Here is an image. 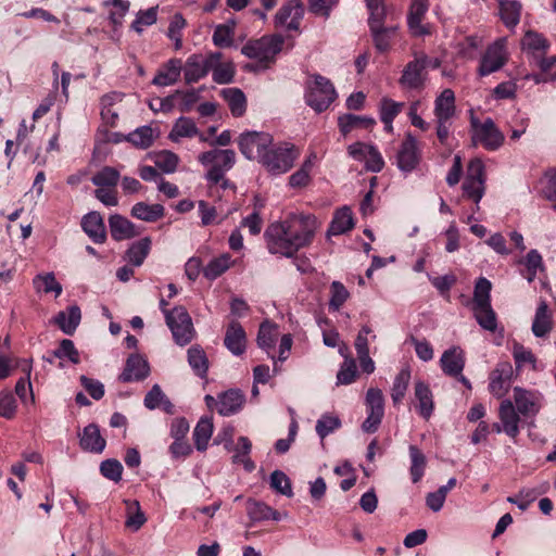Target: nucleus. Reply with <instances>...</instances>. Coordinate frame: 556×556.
Returning <instances> with one entry per match:
<instances>
[{"label": "nucleus", "instance_id": "obj_2", "mask_svg": "<svg viewBox=\"0 0 556 556\" xmlns=\"http://www.w3.org/2000/svg\"><path fill=\"white\" fill-rule=\"evenodd\" d=\"M336 98V89L328 78L318 74L311 76L305 92V101L308 106L320 113L327 110Z\"/></svg>", "mask_w": 556, "mask_h": 556}, {"label": "nucleus", "instance_id": "obj_29", "mask_svg": "<svg viewBox=\"0 0 556 556\" xmlns=\"http://www.w3.org/2000/svg\"><path fill=\"white\" fill-rule=\"evenodd\" d=\"M81 319V313L80 308L77 305L70 306L67 311H61L58 313V315L54 317V323L60 327V329L68 334L72 336Z\"/></svg>", "mask_w": 556, "mask_h": 556}, {"label": "nucleus", "instance_id": "obj_59", "mask_svg": "<svg viewBox=\"0 0 556 556\" xmlns=\"http://www.w3.org/2000/svg\"><path fill=\"white\" fill-rule=\"evenodd\" d=\"M270 488L287 497L293 496L291 481L281 470H275L270 475Z\"/></svg>", "mask_w": 556, "mask_h": 556}, {"label": "nucleus", "instance_id": "obj_36", "mask_svg": "<svg viewBox=\"0 0 556 556\" xmlns=\"http://www.w3.org/2000/svg\"><path fill=\"white\" fill-rule=\"evenodd\" d=\"M354 227L353 214L350 207L343 206L333 216L328 233L332 236L342 235Z\"/></svg>", "mask_w": 556, "mask_h": 556}, {"label": "nucleus", "instance_id": "obj_48", "mask_svg": "<svg viewBox=\"0 0 556 556\" xmlns=\"http://www.w3.org/2000/svg\"><path fill=\"white\" fill-rule=\"evenodd\" d=\"M119 177L116 168L104 166L91 177V182L98 188H115Z\"/></svg>", "mask_w": 556, "mask_h": 556}, {"label": "nucleus", "instance_id": "obj_24", "mask_svg": "<svg viewBox=\"0 0 556 556\" xmlns=\"http://www.w3.org/2000/svg\"><path fill=\"white\" fill-rule=\"evenodd\" d=\"M224 344L233 355H241L244 353L247 346V334L238 321H231L228 325Z\"/></svg>", "mask_w": 556, "mask_h": 556}, {"label": "nucleus", "instance_id": "obj_43", "mask_svg": "<svg viewBox=\"0 0 556 556\" xmlns=\"http://www.w3.org/2000/svg\"><path fill=\"white\" fill-rule=\"evenodd\" d=\"M126 521L125 526L134 531H138L147 521L138 501L125 500Z\"/></svg>", "mask_w": 556, "mask_h": 556}, {"label": "nucleus", "instance_id": "obj_34", "mask_svg": "<svg viewBox=\"0 0 556 556\" xmlns=\"http://www.w3.org/2000/svg\"><path fill=\"white\" fill-rule=\"evenodd\" d=\"M500 16L508 28H514L520 21L522 4L517 0H500Z\"/></svg>", "mask_w": 556, "mask_h": 556}, {"label": "nucleus", "instance_id": "obj_3", "mask_svg": "<svg viewBox=\"0 0 556 556\" xmlns=\"http://www.w3.org/2000/svg\"><path fill=\"white\" fill-rule=\"evenodd\" d=\"M299 150L291 143H280L268 148L261 159V164L273 175L287 173L299 157Z\"/></svg>", "mask_w": 556, "mask_h": 556}, {"label": "nucleus", "instance_id": "obj_12", "mask_svg": "<svg viewBox=\"0 0 556 556\" xmlns=\"http://www.w3.org/2000/svg\"><path fill=\"white\" fill-rule=\"evenodd\" d=\"M506 61V39L501 38L488 47L480 62L479 74L481 76L492 74L501 70L505 65Z\"/></svg>", "mask_w": 556, "mask_h": 556}, {"label": "nucleus", "instance_id": "obj_62", "mask_svg": "<svg viewBox=\"0 0 556 556\" xmlns=\"http://www.w3.org/2000/svg\"><path fill=\"white\" fill-rule=\"evenodd\" d=\"M157 7L150 8L144 11H139L136 20L131 24V28L141 34L144 26H151L156 22Z\"/></svg>", "mask_w": 556, "mask_h": 556}, {"label": "nucleus", "instance_id": "obj_15", "mask_svg": "<svg viewBox=\"0 0 556 556\" xmlns=\"http://www.w3.org/2000/svg\"><path fill=\"white\" fill-rule=\"evenodd\" d=\"M513 377V367L509 363H500L490 374V392L501 399L508 392Z\"/></svg>", "mask_w": 556, "mask_h": 556}, {"label": "nucleus", "instance_id": "obj_39", "mask_svg": "<svg viewBox=\"0 0 556 556\" xmlns=\"http://www.w3.org/2000/svg\"><path fill=\"white\" fill-rule=\"evenodd\" d=\"M211 72L215 83L225 85L232 81L236 67L231 61H223V53L219 52L218 60L214 62Z\"/></svg>", "mask_w": 556, "mask_h": 556}, {"label": "nucleus", "instance_id": "obj_56", "mask_svg": "<svg viewBox=\"0 0 556 556\" xmlns=\"http://www.w3.org/2000/svg\"><path fill=\"white\" fill-rule=\"evenodd\" d=\"M153 160L155 166L165 173H174L179 162L178 155L168 150L155 153Z\"/></svg>", "mask_w": 556, "mask_h": 556}, {"label": "nucleus", "instance_id": "obj_37", "mask_svg": "<svg viewBox=\"0 0 556 556\" xmlns=\"http://www.w3.org/2000/svg\"><path fill=\"white\" fill-rule=\"evenodd\" d=\"M131 215L143 222L153 223L164 216V206L161 204H148L138 202L131 208Z\"/></svg>", "mask_w": 556, "mask_h": 556}, {"label": "nucleus", "instance_id": "obj_4", "mask_svg": "<svg viewBox=\"0 0 556 556\" xmlns=\"http://www.w3.org/2000/svg\"><path fill=\"white\" fill-rule=\"evenodd\" d=\"M198 161L205 167H210L206 179L212 184H218L225 173L230 170L236 163V153L230 149H213L201 153Z\"/></svg>", "mask_w": 556, "mask_h": 556}, {"label": "nucleus", "instance_id": "obj_23", "mask_svg": "<svg viewBox=\"0 0 556 556\" xmlns=\"http://www.w3.org/2000/svg\"><path fill=\"white\" fill-rule=\"evenodd\" d=\"M440 363L444 374L452 377H458L465 367V356L463 350L458 346H453L444 351Z\"/></svg>", "mask_w": 556, "mask_h": 556}, {"label": "nucleus", "instance_id": "obj_28", "mask_svg": "<svg viewBox=\"0 0 556 556\" xmlns=\"http://www.w3.org/2000/svg\"><path fill=\"white\" fill-rule=\"evenodd\" d=\"M31 363V359H15V366L21 367L22 371L25 374V377L20 378L15 384V393L24 403H26L27 401L28 392L30 401H34L33 389L30 383V375L33 369Z\"/></svg>", "mask_w": 556, "mask_h": 556}, {"label": "nucleus", "instance_id": "obj_57", "mask_svg": "<svg viewBox=\"0 0 556 556\" xmlns=\"http://www.w3.org/2000/svg\"><path fill=\"white\" fill-rule=\"evenodd\" d=\"M492 289V283L484 277H480L473 291V306L488 305L491 304L490 292Z\"/></svg>", "mask_w": 556, "mask_h": 556}, {"label": "nucleus", "instance_id": "obj_40", "mask_svg": "<svg viewBox=\"0 0 556 556\" xmlns=\"http://www.w3.org/2000/svg\"><path fill=\"white\" fill-rule=\"evenodd\" d=\"M247 513L251 520L261 521V520H279V513L263 502L249 500L247 502Z\"/></svg>", "mask_w": 556, "mask_h": 556}, {"label": "nucleus", "instance_id": "obj_20", "mask_svg": "<svg viewBox=\"0 0 556 556\" xmlns=\"http://www.w3.org/2000/svg\"><path fill=\"white\" fill-rule=\"evenodd\" d=\"M150 367L148 362L138 354L127 358L126 366L119 376L123 382L140 381L148 377Z\"/></svg>", "mask_w": 556, "mask_h": 556}, {"label": "nucleus", "instance_id": "obj_8", "mask_svg": "<svg viewBox=\"0 0 556 556\" xmlns=\"http://www.w3.org/2000/svg\"><path fill=\"white\" fill-rule=\"evenodd\" d=\"M484 164L480 159H473L467 166V174L462 188L464 195L476 203V211L479 210L478 204L484 194Z\"/></svg>", "mask_w": 556, "mask_h": 556}, {"label": "nucleus", "instance_id": "obj_30", "mask_svg": "<svg viewBox=\"0 0 556 556\" xmlns=\"http://www.w3.org/2000/svg\"><path fill=\"white\" fill-rule=\"evenodd\" d=\"M111 236L116 241L130 239L137 236L135 225L127 218L115 214L109 218Z\"/></svg>", "mask_w": 556, "mask_h": 556}, {"label": "nucleus", "instance_id": "obj_7", "mask_svg": "<svg viewBox=\"0 0 556 556\" xmlns=\"http://www.w3.org/2000/svg\"><path fill=\"white\" fill-rule=\"evenodd\" d=\"M165 321L177 344L186 345L193 339L192 320L184 306H176L170 312H165Z\"/></svg>", "mask_w": 556, "mask_h": 556}, {"label": "nucleus", "instance_id": "obj_31", "mask_svg": "<svg viewBox=\"0 0 556 556\" xmlns=\"http://www.w3.org/2000/svg\"><path fill=\"white\" fill-rule=\"evenodd\" d=\"M549 488L547 482L535 486L521 489L516 496L507 497V501L511 504H516L520 510L528 509L529 505L534 502L538 496L544 494Z\"/></svg>", "mask_w": 556, "mask_h": 556}, {"label": "nucleus", "instance_id": "obj_45", "mask_svg": "<svg viewBox=\"0 0 556 556\" xmlns=\"http://www.w3.org/2000/svg\"><path fill=\"white\" fill-rule=\"evenodd\" d=\"M410 381V369L408 367L402 368L395 376L391 389V399L393 404L399 405L404 399L408 384Z\"/></svg>", "mask_w": 556, "mask_h": 556}, {"label": "nucleus", "instance_id": "obj_25", "mask_svg": "<svg viewBox=\"0 0 556 556\" xmlns=\"http://www.w3.org/2000/svg\"><path fill=\"white\" fill-rule=\"evenodd\" d=\"M79 444L84 451L100 454L104 451L106 441L101 435L99 427L96 424H89L83 430Z\"/></svg>", "mask_w": 556, "mask_h": 556}, {"label": "nucleus", "instance_id": "obj_13", "mask_svg": "<svg viewBox=\"0 0 556 556\" xmlns=\"http://www.w3.org/2000/svg\"><path fill=\"white\" fill-rule=\"evenodd\" d=\"M427 78V70L418 53L415 52L414 60L405 65L399 83L405 89L420 90L425 87Z\"/></svg>", "mask_w": 556, "mask_h": 556}, {"label": "nucleus", "instance_id": "obj_22", "mask_svg": "<svg viewBox=\"0 0 556 556\" xmlns=\"http://www.w3.org/2000/svg\"><path fill=\"white\" fill-rule=\"evenodd\" d=\"M414 396L417 401L418 414L426 420H428L434 409L433 394L426 382L418 380L414 386Z\"/></svg>", "mask_w": 556, "mask_h": 556}, {"label": "nucleus", "instance_id": "obj_32", "mask_svg": "<svg viewBox=\"0 0 556 556\" xmlns=\"http://www.w3.org/2000/svg\"><path fill=\"white\" fill-rule=\"evenodd\" d=\"M375 124L376 121L369 116L344 114L338 118L339 129L343 136L357 128L369 129Z\"/></svg>", "mask_w": 556, "mask_h": 556}, {"label": "nucleus", "instance_id": "obj_16", "mask_svg": "<svg viewBox=\"0 0 556 556\" xmlns=\"http://www.w3.org/2000/svg\"><path fill=\"white\" fill-rule=\"evenodd\" d=\"M304 8L301 0H290L276 14V22L290 30H298L303 17Z\"/></svg>", "mask_w": 556, "mask_h": 556}, {"label": "nucleus", "instance_id": "obj_50", "mask_svg": "<svg viewBox=\"0 0 556 556\" xmlns=\"http://www.w3.org/2000/svg\"><path fill=\"white\" fill-rule=\"evenodd\" d=\"M409 456H410V460H412V465H410V469H409L412 480L414 483H417L418 481L421 480V478L425 473V469H426V465H427L426 456L415 445L409 446Z\"/></svg>", "mask_w": 556, "mask_h": 556}, {"label": "nucleus", "instance_id": "obj_42", "mask_svg": "<svg viewBox=\"0 0 556 556\" xmlns=\"http://www.w3.org/2000/svg\"><path fill=\"white\" fill-rule=\"evenodd\" d=\"M223 98L228 103V106L233 116H241L247 109V100L244 93L238 88H226L222 91Z\"/></svg>", "mask_w": 556, "mask_h": 556}, {"label": "nucleus", "instance_id": "obj_61", "mask_svg": "<svg viewBox=\"0 0 556 556\" xmlns=\"http://www.w3.org/2000/svg\"><path fill=\"white\" fill-rule=\"evenodd\" d=\"M404 108L403 102H395L392 99L383 98L380 102V119L381 122H393Z\"/></svg>", "mask_w": 556, "mask_h": 556}, {"label": "nucleus", "instance_id": "obj_11", "mask_svg": "<svg viewBox=\"0 0 556 556\" xmlns=\"http://www.w3.org/2000/svg\"><path fill=\"white\" fill-rule=\"evenodd\" d=\"M219 52H210L207 54H191L182 66L185 81L194 84L204 78L210 72L214 62L218 60Z\"/></svg>", "mask_w": 556, "mask_h": 556}, {"label": "nucleus", "instance_id": "obj_51", "mask_svg": "<svg viewBox=\"0 0 556 556\" xmlns=\"http://www.w3.org/2000/svg\"><path fill=\"white\" fill-rule=\"evenodd\" d=\"M231 265V256L223 254L213 258L203 269V275L210 280H214L224 274Z\"/></svg>", "mask_w": 556, "mask_h": 556}, {"label": "nucleus", "instance_id": "obj_27", "mask_svg": "<svg viewBox=\"0 0 556 556\" xmlns=\"http://www.w3.org/2000/svg\"><path fill=\"white\" fill-rule=\"evenodd\" d=\"M81 227L96 243H103L106 239V230L102 216L98 212H90L83 217Z\"/></svg>", "mask_w": 556, "mask_h": 556}, {"label": "nucleus", "instance_id": "obj_47", "mask_svg": "<svg viewBox=\"0 0 556 556\" xmlns=\"http://www.w3.org/2000/svg\"><path fill=\"white\" fill-rule=\"evenodd\" d=\"M236 23L233 21L227 24H219L213 33V43L218 48H228L233 45Z\"/></svg>", "mask_w": 556, "mask_h": 556}, {"label": "nucleus", "instance_id": "obj_1", "mask_svg": "<svg viewBox=\"0 0 556 556\" xmlns=\"http://www.w3.org/2000/svg\"><path fill=\"white\" fill-rule=\"evenodd\" d=\"M264 237L267 249L271 254L292 257L298 252L290 226L286 218L280 222L271 223L266 228Z\"/></svg>", "mask_w": 556, "mask_h": 556}, {"label": "nucleus", "instance_id": "obj_21", "mask_svg": "<svg viewBox=\"0 0 556 556\" xmlns=\"http://www.w3.org/2000/svg\"><path fill=\"white\" fill-rule=\"evenodd\" d=\"M244 402V394L240 390L230 389L218 395L216 408L219 415L230 416L238 413Z\"/></svg>", "mask_w": 556, "mask_h": 556}, {"label": "nucleus", "instance_id": "obj_63", "mask_svg": "<svg viewBox=\"0 0 556 556\" xmlns=\"http://www.w3.org/2000/svg\"><path fill=\"white\" fill-rule=\"evenodd\" d=\"M367 412L384 415V397L382 391L370 388L366 394Z\"/></svg>", "mask_w": 556, "mask_h": 556}, {"label": "nucleus", "instance_id": "obj_52", "mask_svg": "<svg viewBox=\"0 0 556 556\" xmlns=\"http://www.w3.org/2000/svg\"><path fill=\"white\" fill-rule=\"evenodd\" d=\"M475 317L478 324L485 330L495 331L497 327L496 314L491 304L473 306Z\"/></svg>", "mask_w": 556, "mask_h": 556}, {"label": "nucleus", "instance_id": "obj_46", "mask_svg": "<svg viewBox=\"0 0 556 556\" xmlns=\"http://www.w3.org/2000/svg\"><path fill=\"white\" fill-rule=\"evenodd\" d=\"M34 288L37 292L50 293L53 292L58 298L61 295L63 289L60 282L56 281L53 273L39 274L33 279Z\"/></svg>", "mask_w": 556, "mask_h": 556}, {"label": "nucleus", "instance_id": "obj_54", "mask_svg": "<svg viewBox=\"0 0 556 556\" xmlns=\"http://www.w3.org/2000/svg\"><path fill=\"white\" fill-rule=\"evenodd\" d=\"M127 139L134 146L147 149L153 143L154 132L150 126H142L130 132Z\"/></svg>", "mask_w": 556, "mask_h": 556}, {"label": "nucleus", "instance_id": "obj_58", "mask_svg": "<svg viewBox=\"0 0 556 556\" xmlns=\"http://www.w3.org/2000/svg\"><path fill=\"white\" fill-rule=\"evenodd\" d=\"M396 30L395 26L391 27H378V29H370L375 47L380 52H386L390 48L391 37L394 35Z\"/></svg>", "mask_w": 556, "mask_h": 556}, {"label": "nucleus", "instance_id": "obj_64", "mask_svg": "<svg viewBox=\"0 0 556 556\" xmlns=\"http://www.w3.org/2000/svg\"><path fill=\"white\" fill-rule=\"evenodd\" d=\"M100 472L106 479L118 482L122 480L123 466L117 459H105L100 464Z\"/></svg>", "mask_w": 556, "mask_h": 556}, {"label": "nucleus", "instance_id": "obj_60", "mask_svg": "<svg viewBox=\"0 0 556 556\" xmlns=\"http://www.w3.org/2000/svg\"><path fill=\"white\" fill-rule=\"evenodd\" d=\"M53 357L67 358L73 364L80 362L79 353L74 345V342L70 339H63L56 350L53 351Z\"/></svg>", "mask_w": 556, "mask_h": 556}, {"label": "nucleus", "instance_id": "obj_44", "mask_svg": "<svg viewBox=\"0 0 556 556\" xmlns=\"http://www.w3.org/2000/svg\"><path fill=\"white\" fill-rule=\"evenodd\" d=\"M213 433V422L208 417H202L193 431V440L198 451H205L207 448L208 440Z\"/></svg>", "mask_w": 556, "mask_h": 556}, {"label": "nucleus", "instance_id": "obj_9", "mask_svg": "<svg viewBox=\"0 0 556 556\" xmlns=\"http://www.w3.org/2000/svg\"><path fill=\"white\" fill-rule=\"evenodd\" d=\"M470 123L475 144L480 143L490 151L497 150L503 144L504 135L491 118L480 123L476 117L471 116Z\"/></svg>", "mask_w": 556, "mask_h": 556}, {"label": "nucleus", "instance_id": "obj_19", "mask_svg": "<svg viewBox=\"0 0 556 556\" xmlns=\"http://www.w3.org/2000/svg\"><path fill=\"white\" fill-rule=\"evenodd\" d=\"M435 122H453L456 114L455 94L452 89H444L434 101Z\"/></svg>", "mask_w": 556, "mask_h": 556}, {"label": "nucleus", "instance_id": "obj_10", "mask_svg": "<svg viewBox=\"0 0 556 556\" xmlns=\"http://www.w3.org/2000/svg\"><path fill=\"white\" fill-rule=\"evenodd\" d=\"M273 143L271 135L267 132L248 131L240 135L238 144L241 153L249 160L258 163Z\"/></svg>", "mask_w": 556, "mask_h": 556}, {"label": "nucleus", "instance_id": "obj_53", "mask_svg": "<svg viewBox=\"0 0 556 556\" xmlns=\"http://www.w3.org/2000/svg\"><path fill=\"white\" fill-rule=\"evenodd\" d=\"M277 336V327L274 324L269 321L262 323L257 333L258 346L264 350L274 348Z\"/></svg>", "mask_w": 556, "mask_h": 556}, {"label": "nucleus", "instance_id": "obj_38", "mask_svg": "<svg viewBox=\"0 0 556 556\" xmlns=\"http://www.w3.org/2000/svg\"><path fill=\"white\" fill-rule=\"evenodd\" d=\"M188 363L194 374L200 377H206L208 370V359L206 353L200 345H192L188 349Z\"/></svg>", "mask_w": 556, "mask_h": 556}, {"label": "nucleus", "instance_id": "obj_17", "mask_svg": "<svg viewBox=\"0 0 556 556\" xmlns=\"http://www.w3.org/2000/svg\"><path fill=\"white\" fill-rule=\"evenodd\" d=\"M520 414L510 400H503L498 407V418L503 425V432L510 438L519 434Z\"/></svg>", "mask_w": 556, "mask_h": 556}, {"label": "nucleus", "instance_id": "obj_55", "mask_svg": "<svg viewBox=\"0 0 556 556\" xmlns=\"http://www.w3.org/2000/svg\"><path fill=\"white\" fill-rule=\"evenodd\" d=\"M350 292L340 281H332L330 285L329 308L337 312L346 302Z\"/></svg>", "mask_w": 556, "mask_h": 556}, {"label": "nucleus", "instance_id": "obj_49", "mask_svg": "<svg viewBox=\"0 0 556 556\" xmlns=\"http://www.w3.org/2000/svg\"><path fill=\"white\" fill-rule=\"evenodd\" d=\"M151 250V239L149 237L142 238L132 243L127 251L129 262L135 266H140Z\"/></svg>", "mask_w": 556, "mask_h": 556}, {"label": "nucleus", "instance_id": "obj_6", "mask_svg": "<svg viewBox=\"0 0 556 556\" xmlns=\"http://www.w3.org/2000/svg\"><path fill=\"white\" fill-rule=\"evenodd\" d=\"M286 219L290 226L298 251L311 244L319 227L316 217L311 214L290 213L286 216Z\"/></svg>", "mask_w": 556, "mask_h": 556}, {"label": "nucleus", "instance_id": "obj_14", "mask_svg": "<svg viewBox=\"0 0 556 556\" xmlns=\"http://www.w3.org/2000/svg\"><path fill=\"white\" fill-rule=\"evenodd\" d=\"M542 395L538 391H530L520 387L514 388V402L516 409L523 417L535 416L541 408Z\"/></svg>", "mask_w": 556, "mask_h": 556}, {"label": "nucleus", "instance_id": "obj_35", "mask_svg": "<svg viewBox=\"0 0 556 556\" xmlns=\"http://www.w3.org/2000/svg\"><path fill=\"white\" fill-rule=\"evenodd\" d=\"M552 330V316L547 304L542 301L535 312L532 323V332L535 337H545Z\"/></svg>", "mask_w": 556, "mask_h": 556}, {"label": "nucleus", "instance_id": "obj_26", "mask_svg": "<svg viewBox=\"0 0 556 556\" xmlns=\"http://www.w3.org/2000/svg\"><path fill=\"white\" fill-rule=\"evenodd\" d=\"M182 71V62L179 59L167 61L154 76L152 84L160 87L170 86L178 81Z\"/></svg>", "mask_w": 556, "mask_h": 556}, {"label": "nucleus", "instance_id": "obj_41", "mask_svg": "<svg viewBox=\"0 0 556 556\" xmlns=\"http://www.w3.org/2000/svg\"><path fill=\"white\" fill-rule=\"evenodd\" d=\"M198 135V127L195 125V123L189 118V117H179L169 135H168V138L173 141V142H179V140L181 138H192V137H195Z\"/></svg>", "mask_w": 556, "mask_h": 556}, {"label": "nucleus", "instance_id": "obj_18", "mask_svg": "<svg viewBox=\"0 0 556 556\" xmlns=\"http://www.w3.org/2000/svg\"><path fill=\"white\" fill-rule=\"evenodd\" d=\"M397 166L403 172H412L419 162L417 140L407 135L397 152Z\"/></svg>", "mask_w": 556, "mask_h": 556}, {"label": "nucleus", "instance_id": "obj_5", "mask_svg": "<svg viewBox=\"0 0 556 556\" xmlns=\"http://www.w3.org/2000/svg\"><path fill=\"white\" fill-rule=\"evenodd\" d=\"M282 45L283 38L279 35L264 36L260 39L248 41L241 48V53L249 59L258 60L264 67H267L281 51Z\"/></svg>", "mask_w": 556, "mask_h": 556}, {"label": "nucleus", "instance_id": "obj_33", "mask_svg": "<svg viewBox=\"0 0 556 556\" xmlns=\"http://www.w3.org/2000/svg\"><path fill=\"white\" fill-rule=\"evenodd\" d=\"M521 46L525 51L541 58L548 50L549 42L543 35L528 30L521 40Z\"/></svg>", "mask_w": 556, "mask_h": 556}]
</instances>
